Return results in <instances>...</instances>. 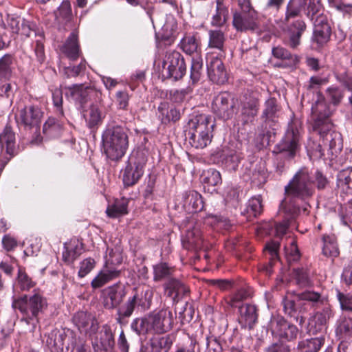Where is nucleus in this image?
<instances>
[{
	"label": "nucleus",
	"instance_id": "obj_43",
	"mask_svg": "<svg viewBox=\"0 0 352 352\" xmlns=\"http://www.w3.org/2000/svg\"><path fill=\"white\" fill-rule=\"evenodd\" d=\"M280 210L285 213V219L283 222H280L275 225V232L277 236H282L285 233L289 226L290 222L296 217L298 214H296L292 217L289 212H287L280 205Z\"/></svg>",
	"mask_w": 352,
	"mask_h": 352
},
{
	"label": "nucleus",
	"instance_id": "obj_55",
	"mask_svg": "<svg viewBox=\"0 0 352 352\" xmlns=\"http://www.w3.org/2000/svg\"><path fill=\"white\" fill-rule=\"evenodd\" d=\"M294 277L297 284L300 287H305L309 284V274L303 268L294 270Z\"/></svg>",
	"mask_w": 352,
	"mask_h": 352
},
{
	"label": "nucleus",
	"instance_id": "obj_8",
	"mask_svg": "<svg viewBox=\"0 0 352 352\" xmlns=\"http://www.w3.org/2000/svg\"><path fill=\"white\" fill-rule=\"evenodd\" d=\"M186 71L184 59L179 52L173 51L166 54L163 62L164 75L177 80L184 76Z\"/></svg>",
	"mask_w": 352,
	"mask_h": 352
},
{
	"label": "nucleus",
	"instance_id": "obj_4",
	"mask_svg": "<svg viewBox=\"0 0 352 352\" xmlns=\"http://www.w3.org/2000/svg\"><path fill=\"white\" fill-rule=\"evenodd\" d=\"M188 136L190 144L196 148H204L212 139L214 126L211 116L201 114L191 119L188 122Z\"/></svg>",
	"mask_w": 352,
	"mask_h": 352
},
{
	"label": "nucleus",
	"instance_id": "obj_20",
	"mask_svg": "<svg viewBox=\"0 0 352 352\" xmlns=\"http://www.w3.org/2000/svg\"><path fill=\"white\" fill-rule=\"evenodd\" d=\"M208 75L210 80L217 84L224 83L227 80V73L222 60L212 58L207 65Z\"/></svg>",
	"mask_w": 352,
	"mask_h": 352
},
{
	"label": "nucleus",
	"instance_id": "obj_22",
	"mask_svg": "<svg viewBox=\"0 0 352 352\" xmlns=\"http://www.w3.org/2000/svg\"><path fill=\"white\" fill-rule=\"evenodd\" d=\"M65 89H67L65 92L66 97L70 98L76 103L82 107L83 104L87 102L90 91L89 87L80 84L65 87Z\"/></svg>",
	"mask_w": 352,
	"mask_h": 352
},
{
	"label": "nucleus",
	"instance_id": "obj_52",
	"mask_svg": "<svg viewBox=\"0 0 352 352\" xmlns=\"http://www.w3.org/2000/svg\"><path fill=\"white\" fill-rule=\"evenodd\" d=\"M248 212L254 217L260 214L263 210L262 199L260 195L252 197L247 208Z\"/></svg>",
	"mask_w": 352,
	"mask_h": 352
},
{
	"label": "nucleus",
	"instance_id": "obj_60",
	"mask_svg": "<svg viewBox=\"0 0 352 352\" xmlns=\"http://www.w3.org/2000/svg\"><path fill=\"white\" fill-rule=\"evenodd\" d=\"M298 334V329L296 326L287 322V327H284L279 338L287 340L296 338Z\"/></svg>",
	"mask_w": 352,
	"mask_h": 352
},
{
	"label": "nucleus",
	"instance_id": "obj_45",
	"mask_svg": "<svg viewBox=\"0 0 352 352\" xmlns=\"http://www.w3.org/2000/svg\"><path fill=\"white\" fill-rule=\"evenodd\" d=\"M203 68V60L200 54H197L192 58L190 68V78L195 82L200 78Z\"/></svg>",
	"mask_w": 352,
	"mask_h": 352
},
{
	"label": "nucleus",
	"instance_id": "obj_50",
	"mask_svg": "<svg viewBox=\"0 0 352 352\" xmlns=\"http://www.w3.org/2000/svg\"><path fill=\"white\" fill-rule=\"evenodd\" d=\"M46 345L52 352H58L63 349V343L62 336L51 333L46 339Z\"/></svg>",
	"mask_w": 352,
	"mask_h": 352
},
{
	"label": "nucleus",
	"instance_id": "obj_63",
	"mask_svg": "<svg viewBox=\"0 0 352 352\" xmlns=\"http://www.w3.org/2000/svg\"><path fill=\"white\" fill-rule=\"evenodd\" d=\"M85 69V64L84 62H81L77 66H74V67L69 66V67H65V73L67 76V77L76 76Z\"/></svg>",
	"mask_w": 352,
	"mask_h": 352
},
{
	"label": "nucleus",
	"instance_id": "obj_15",
	"mask_svg": "<svg viewBox=\"0 0 352 352\" xmlns=\"http://www.w3.org/2000/svg\"><path fill=\"white\" fill-rule=\"evenodd\" d=\"M126 292L122 285L116 284L102 291L103 305L106 309L117 307L122 302Z\"/></svg>",
	"mask_w": 352,
	"mask_h": 352
},
{
	"label": "nucleus",
	"instance_id": "obj_42",
	"mask_svg": "<svg viewBox=\"0 0 352 352\" xmlns=\"http://www.w3.org/2000/svg\"><path fill=\"white\" fill-rule=\"evenodd\" d=\"M278 108L274 98L268 99L265 104V109L263 111V118L265 122H275L277 118Z\"/></svg>",
	"mask_w": 352,
	"mask_h": 352
},
{
	"label": "nucleus",
	"instance_id": "obj_62",
	"mask_svg": "<svg viewBox=\"0 0 352 352\" xmlns=\"http://www.w3.org/2000/svg\"><path fill=\"white\" fill-rule=\"evenodd\" d=\"M298 298L310 302H318L320 300V294L318 292L305 291L298 294Z\"/></svg>",
	"mask_w": 352,
	"mask_h": 352
},
{
	"label": "nucleus",
	"instance_id": "obj_33",
	"mask_svg": "<svg viewBox=\"0 0 352 352\" xmlns=\"http://www.w3.org/2000/svg\"><path fill=\"white\" fill-rule=\"evenodd\" d=\"M166 289L169 291V296H173L174 301H178L180 298L187 294L189 292L188 289L184 285V283L177 279H170L167 285Z\"/></svg>",
	"mask_w": 352,
	"mask_h": 352
},
{
	"label": "nucleus",
	"instance_id": "obj_2",
	"mask_svg": "<svg viewBox=\"0 0 352 352\" xmlns=\"http://www.w3.org/2000/svg\"><path fill=\"white\" fill-rule=\"evenodd\" d=\"M173 322L172 311L168 309H162L144 318L135 319L131 324V327L138 334L162 333L170 330Z\"/></svg>",
	"mask_w": 352,
	"mask_h": 352
},
{
	"label": "nucleus",
	"instance_id": "obj_31",
	"mask_svg": "<svg viewBox=\"0 0 352 352\" xmlns=\"http://www.w3.org/2000/svg\"><path fill=\"white\" fill-rule=\"evenodd\" d=\"M306 25L302 20H297L290 28V36L289 40V45L292 48H296L300 43V37L302 33L305 31Z\"/></svg>",
	"mask_w": 352,
	"mask_h": 352
},
{
	"label": "nucleus",
	"instance_id": "obj_25",
	"mask_svg": "<svg viewBox=\"0 0 352 352\" xmlns=\"http://www.w3.org/2000/svg\"><path fill=\"white\" fill-rule=\"evenodd\" d=\"M56 22L59 25L65 26L69 24L72 19V10L69 0H63L60 6L54 12Z\"/></svg>",
	"mask_w": 352,
	"mask_h": 352
},
{
	"label": "nucleus",
	"instance_id": "obj_13",
	"mask_svg": "<svg viewBox=\"0 0 352 352\" xmlns=\"http://www.w3.org/2000/svg\"><path fill=\"white\" fill-rule=\"evenodd\" d=\"M42 113L34 105H28L21 109L16 116L19 124L28 129L37 128L41 122Z\"/></svg>",
	"mask_w": 352,
	"mask_h": 352
},
{
	"label": "nucleus",
	"instance_id": "obj_57",
	"mask_svg": "<svg viewBox=\"0 0 352 352\" xmlns=\"http://www.w3.org/2000/svg\"><path fill=\"white\" fill-rule=\"evenodd\" d=\"M96 262L94 258H87L80 263L78 276L80 278L87 275L95 267Z\"/></svg>",
	"mask_w": 352,
	"mask_h": 352
},
{
	"label": "nucleus",
	"instance_id": "obj_48",
	"mask_svg": "<svg viewBox=\"0 0 352 352\" xmlns=\"http://www.w3.org/2000/svg\"><path fill=\"white\" fill-rule=\"evenodd\" d=\"M174 270L165 263H161L154 266V279L160 280L170 276Z\"/></svg>",
	"mask_w": 352,
	"mask_h": 352
},
{
	"label": "nucleus",
	"instance_id": "obj_39",
	"mask_svg": "<svg viewBox=\"0 0 352 352\" xmlns=\"http://www.w3.org/2000/svg\"><path fill=\"white\" fill-rule=\"evenodd\" d=\"M201 181L205 188L210 190V187H214L221 182L220 173L212 168L205 170L201 175Z\"/></svg>",
	"mask_w": 352,
	"mask_h": 352
},
{
	"label": "nucleus",
	"instance_id": "obj_1",
	"mask_svg": "<svg viewBox=\"0 0 352 352\" xmlns=\"http://www.w3.org/2000/svg\"><path fill=\"white\" fill-rule=\"evenodd\" d=\"M314 192V189L308 169L300 168L285 187V197L281 202V206L293 217L299 212V208L292 199H298L305 201L313 195Z\"/></svg>",
	"mask_w": 352,
	"mask_h": 352
},
{
	"label": "nucleus",
	"instance_id": "obj_14",
	"mask_svg": "<svg viewBox=\"0 0 352 352\" xmlns=\"http://www.w3.org/2000/svg\"><path fill=\"white\" fill-rule=\"evenodd\" d=\"M322 138L323 146L327 148L329 155H337L342 149V140L341 135L332 131V129L327 131L325 129H320L318 131Z\"/></svg>",
	"mask_w": 352,
	"mask_h": 352
},
{
	"label": "nucleus",
	"instance_id": "obj_64",
	"mask_svg": "<svg viewBox=\"0 0 352 352\" xmlns=\"http://www.w3.org/2000/svg\"><path fill=\"white\" fill-rule=\"evenodd\" d=\"M328 96L334 104H338L342 98L341 91L336 87H331L327 89Z\"/></svg>",
	"mask_w": 352,
	"mask_h": 352
},
{
	"label": "nucleus",
	"instance_id": "obj_6",
	"mask_svg": "<svg viewBox=\"0 0 352 352\" xmlns=\"http://www.w3.org/2000/svg\"><path fill=\"white\" fill-rule=\"evenodd\" d=\"M146 162L145 151H136L132 153L123 175V182L125 186H133L138 182L143 175Z\"/></svg>",
	"mask_w": 352,
	"mask_h": 352
},
{
	"label": "nucleus",
	"instance_id": "obj_44",
	"mask_svg": "<svg viewBox=\"0 0 352 352\" xmlns=\"http://www.w3.org/2000/svg\"><path fill=\"white\" fill-rule=\"evenodd\" d=\"M35 283L28 276V274L22 270L18 271V276L16 282V289L21 291H28L34 286Z\"/></svg>",
	"mask_w": 352,
	"mask_h": 352
},
{
	"label": "nucleus",
	"instance_id": "obj_19",
	"mask_svg": "<svg viewBox=\"0 0 352 352\" xmlns=\"http://www.w3.org/2000/svg\"><path fill=\"white\" fill-rule=\"evenodd\" d=\"M258 98L255 94L244 96L241 100V116L244 123L252 122L258 111Z\"/></svg>",
	"mask_w": 352,
	"mask_h": 352
},
{
	"label": "nucleus",
	"instance_id": "obj_40",
	"mask_svg": "<svg viewBox=\"0 0 352 352\" xmlns=\"http://www.w3.org/2000/svg\"><path fill=\"white\" fill-rule=\"evenodd\" d=\"M13 58L10 54H5L0 58V80L9 79L12 73Z\"/></svg>",
	"mask_w": 352,
	"mask_h": 352
},
{
	"label": "nucleus",
	"instance_id": "obj_59",
	"mask_svg": "<svg viewBox=\"0 0 352 352\" xmlns=\"http://www.w3.org/2000/svg\"><path fill=\"white\" fill-rule=\"evenodd\" d=\"M272 54L275 58L278 59L291 60L293 62L296 60V57H294L287 50L279 46L272 49Z\"/></svg>",
	"mask_w": 352,
	"mask_h": 352
},
{
	"label": "nucleus",
	"instance_id": "obj_58",
	"mask_svg": "<svg viewBox=\"0 0 352 352\" xmlns=\"http://www.w3.org/2000/svg\"><path fill=\"white\" fill-rule=\"evenodd\" d=\"M337 298L342 310L352 312V297L349 294H345L340 291H337Z\"/></svg>",
	"mask_w": 352,
	"mask_h": 352
},
{
	"label": "nucleus",
	"instance_id": "obj_28",
	"mask_svg": "<svg viewBox=\"0 0 352 352\" xmlns=\"http://www.w3.org/2000/svg\"><path fill=\"white\" fill-rule=\"evenodd\" d=\"M239 321L245 327L252 328L257 320L256 309L254 305L246 304L239 308Z\"/></svg>",
	"mask_w": 352,
	"mask_h": 352
},
{
	"label": "nucleus",
	"instance_id": "obj_38",
	"mask_svg": "<svg viewBox=\"0 0 352 352\" xmlns=\"http://www.w3.org/2000/svg\"><path fill=\"white\" fill-rule=\"evenodd\" d=\"M182 50L188 54H200L199 43L193 35L185 36L180 43Z\"/></svg>",
	"mask_w": 352,
	"mask_h": 352
},
{
	"label": "nucleus",
	"instance_id": "obj_10",
	"mask_svg": "<svg viewBox=\"0 0 352 352\" xmlns=\"http://www.w3.org/2000/svg\"><path fill=\"white\" fill-rule=\"evenodd\" d=\"M331 113L332 111L327 106L324 98L318 96L311 107V114L314 120V128L316 131H318L322 128H326L327 131L332 129L333 124L329 120Z\"/></svg>",
	"mask_w": 352,
	"mask_h": 352
},
{
	"label": "nucleus",
	"instance_id": "obj_56",
	"mask_svg": "<svg viewBox=\"0 0 352 352\" xmlns=\"http://www.w3.org/2000/svg\"><path fill=\"white\" fill-rule=\"evenodd\" d=\"M285 256L289 263L297 261L300 258V252L294 240L291 241L289 247L285 248Z\"/></svg>",
	"mask_w": 352,
	"mask_h": 352
},
{
	"label": "nucleus",
	"instance_id": "obj_23",
	"mask_svg": "<svg viewBox=\"0 0 352 352\" xmlns=\"http://www.w3.org/2000/svg\"><path fill=\"white\" fill-rule=\"evenodd\" d=\"M120 275V271L114 267L104 266L92 280L91 285L94 289L102 287L109 281L116 278Z\"/></svg>",
	"mask_w": 352,
	"mask_h": 352
},
{
	"label": "nucleus",
	"instance_id": "obj_17",
	"mask_svg": "<svg viewBox=\"0 0 352 352\" xmlns=\"http://www.w3.org/2000/svg\"><path fill=\"white\" fill-rule=\"evenodd\" d=\"M74 322L81 332L92 336L98 329V323L94 317L87 312L79 311L73 318Z\"/></svg>",
	"mask_w": 352,
	"mask_h": 352
},
{
	"label": "nucleus",
	"instance_id": "obj_21",
	"mask_svg": "<svg viewBox=\"0 0 352 352\" xmlns=\"http://www.w3.org/2000/svg\"><path fill=\"white\" fill-rule=\"evenodd\" d=\"M182 204L184 209L190 213L197 212L204 208L202 197L195 190L188 191L183 194Z\"/></svg>",
	"mask_w": 352,
	"mask_h": 352
},
{
	"label": "nucleus",
	"instance_id": "obj_36",
	"mask_svg": "<svg viewBox=\"0 0 352 352\" xmlns=\"http://www.w3.org/2000/svg\"><path fill=\"white\" fill-rule=\"evenodd\" d=\"M337 186L344 192L352 189V167L340 171L337 176Z\"/></svg>",
	"mask_w": 352,
	"mask_h": 352
},
{
	"label": "nucleus",
	"instance_id": "obj_26",
	"mask_svg": "<svg viewBox=\"0 0 352 352\" xmlns=\"http://www.w3.org/2000/svg\"><path fill=\"white\" fill-rule=\"evenodd\" d=\"M173 344L170 336L153 338L144 352H168Z\"/></svg>",
	"mask_w": 352,
	"mask_h": 352
},
{
	"label": "nucleus",
	"instance_id": "obj_49",
	"mask_svg": "<svg viewBox=\"0 0 352 352\" xmlns=\"http://www.w3.org/2000/svg\"><path fill=\"white\" fill-rule=\"evenodd\" d=\"M304 12L308 17H313L322 10L320 0H304Z\"/></svg>",
	"mask_w": 352,
	"mask_h": 352
},
{
	"label": "nucleus",
	"instance_id": "obj_12",
	"mask_svg": "<svg viewBox=\"0 0 352 352\" xmlns=\"http://www.w3.org/2000/svg\"><path fill=\"white\" fill-rule=\"evenodd\" d=\"M151 292L148 290L145 292L144 298H140L138 294L129 297L126 302L118 308V315L122 318H128L131 316L136 307H141L143 310L148 309L151 305Z\"/></svg>",
	"mask_w": 352,
	"mask_h": 352
},
{
	"label": "nucleus",
	"instance_id": "obj_7",
	"mask_svg": "<svg viewBox=\"0 0 352 352\" xmlns=\"http://www.w3.org/2000/svg\"><path fill=\"white\" fill-rule=\"evenodd\" d=\"M232 24L238 31H254L259 26L258 14L248 2H245L241 6V12L234 14Z\"/></svg>",
	"mask_w": 352,
	"mask_h": 352
},
{
	"label": "nucleus",
	"instance_id": "obj_34",
	"mask_svg": "<svg viewBox=\"0 0 352 352\" xmlns=\"http://www.w3.org/2000/svg\"><path fill=\"white\" fill-rule=\"evenodd\" d=\"M304 0H289L286 6L285 16L283 23L289 22L290 19L298 16L304 11Z\"/></svg>",
	"mask_w": 352,
	"mask_h": 352
},
{
	"label": "nucleus",
	"instance_id": "obj_32",
	"mask_svg": "<svg viewBox=\"0 0 352 352\" xmlns=\"http://www.w3.org/2000/svg\"><path fill=\"white\" fill-rule=\"evenodd\" d=\"M0 144L2 148L6 146V152L12 154L15 146V134L10 126L6 125L0 134Z\"/></svg>",
	"mask_w": 352,
	"mask_h": 352
},
{
	"label": "nucleus",
	"instance_id": "obj_27",
	"mask_svg": "<svg viewBox=\"0 0 352 352\" xmlns=\"http://www.w3.org/2000/svg\"><path fill=\"white\" fill-rule=\"evenodd\" d=\"M159 117L163 123L175 122L180 119V112L170 107L166 102H161L158 107Z\"/></svg>",
	"mask_w": 352,
	"mask_h": 352
},
{
	"label": "nucleus",
	"instance_id": "obj_11",
	"mask_svg": "<svg viewBox=\"0 0 352 352\" xmlns=\"http://www.w3.org/2000/svg\"><path fill=\"white\" fill-rule=\"evenodd\" d=\"M186 234L182 237V242L184 248L190 250H198L203 247V239L201 237L199 226L196 223L193 217L187 220Z\"/></svg>",
	"mask_w": 352,
	"mask_h": 352
},
{
	"label": "nucleus",
	"instance_id": "obj_41",
	"mask_svg": "<svg viewBox=\"0 0 352 352\" xmlns=\"http://www.w3.org/2000/svg\"><path fill=\"white\" fill-rule=\"evenodd\" d=\"M208 47L223 50L226 41L225 34L221 30H209Z\"/></svg>",
	"mask_w": 352,
	"mask_h": 352
},
{
	"label": "nucleus",
	"instance_id": "obj_37",
	"mask_svg": "<svg viewBox=\"0 0 352 352\" xmlns=\"http://www.w3.org/2000/svg\"><path fill=\"white\" fill-rule=\"evenodd\" d=\"M228 10L223 3H217L215 12L212 14L210 23L214 27H222L227 21Z\"/></svg>",
	"mask_w": 352,
	"mask_h": 352
},
{
	"label": "nucleus",
	"instance_id": "obj_51",
	"mask_svg": "<svg viewBox=\"0 0 352 352\" xmlns=\"http://www.w3.org/2000/svg\"><path fill=\"white\" fill-rule=\"evenodd\" d=\"M100 344L106 351L111 349L114 344L113 335L109 327H104L100 337Z\"/></svg>",
	"mask_w": 352,
	"mask_h": 352
},
{
	"label": "nucleus",
	"instance_id": "obj_61",
	"mask_svg": "<svg viewBox=\"0 0 352 352\" xmlns=\"http://www.w3.org/2000/svg\"><path fill=\"white\" fill-rule=\"evenodd\" d=\"M129 96L126 91H118L116 93V101L118 108L126 109L129 104Z\"/></svg>",
	"mask_w": 352,
	"mask_h": 352
},
{
	"label": "nucleus",
	"instance_id": "obj_24",
	"mask_svg": "<svg viewBox=\"0 0 352 352\" xmlns=\"http://www.w3.org/2000/svg\"><path fill=\"white\" fill-rule=\"evenodd\" d=\"M83 117L87 126L92 129L102 124L104 116L96 104H91L84 111Z\"/></svg>",
	"mask_w": 352,
	"mask_h": 352
},
{
	"label": "nucleus",
	"instance_id": "obj_9",
	"mask_svg": "<svg viewBox=\"0 0 352 352\" xmlns=\"http://www.w3.org/2000/svg\"><path fill=\"white\" fill-rule=\"evenodd\" d=\"M237 104V100L230 94L223 92L214 98L212 109L217 116L223 120H228L236 113Z\"/></svg>",
	"mask_w": 352,
	"mask_h": 352
},
{
	"label": "nucleus",
	"instance_id": "obj_46",
	"mask_svg": "<svg viewBox=\"0 0 352 352\" xmlns=\"http://www.w3.org/2000/svg\"><path fill=\"white\" fill-rule=\"evenodd\" d=\"M333 316V313L329 306L325 307L321 311H318L314 316V321L319 328L325 327L331 318Z\"/></svg>",
	"mask_w": 352,
	"mask_h": 352
},
{
	"label": "nucleus",
	"instance_id": "obj_5",
	"mask_svg": "<svg viewBox=\"0 0 352 352\" xmlns=\"http://www.w3.org/2000/svg\"><path fill=\"white\" fill-rule=\"evenodd\" d=\"M14 309H18L23 314V320L33 328L38 323V314L42 313L47 306V300L38 293L32 296L24 295L14 298L12 304Z\"/></svg>",
	"mask_w": 352,
	"mask_h": 352
},
{
	"label": "nucleus",
	"instance_id": "obj_18",
	"mask_svg": "<svg viewBox=\"0 0 352 352\" xmlns=\"http://www.w3.org/2000/svg\"><path fill=\"white\" fill-rule=\"evenodd\" d=\"M331 28L327 23V19L323 16H317L314 21V31L312 41L318 47L326 44L330 38Z\"/></svg>",
	"mask_w": 352,
	"mask_h": 352
},
{
	"label": "nucleus",
	"instance_id": "obj_30",
	"mask_svg": "<svg viewBox=\"0 0 352 352\" xmlns=\"http://www.w3.org/2000/svg\"><path fill=\"white\" fill-rule=\"evenodd\" d=\"M61 51L69 59L75 60L79 56V47L78 37L75 32H72L63 45Z\"/></svg>",
	"mask_w": 352,
	"mask_h": 352
},
{
	"label": "nucleus",
	"instance_id": "obj_53",
	"mask_svg": "<svg viewBox=\"0 0 352 352\" xmlns=\"http://www.w3.org/2000/svg\"><path fill=\"white\" fill-rule=\"evenodd\" d=\"M287 327V321L281 317H274L270 322L272 333L280 337L284 327Z\"/></svg>",
	"mask_w": 352,
	"mask_h": 352
},
{
	"label": "nucleus",
	"instance_id": "obj_3",
	"mask_svg": "<svg viewBox=\"0 0 352 352\" xmlns=\"http://www.w3.org/2000/svg\"><path fill=\"white\" fill-rule=\"evenodd\" d=\"M102 139L104 152L109 159L118 161L125 155L129 147V138L123 127L109 126L103 132Z\"/></svg>",
	"mask_w": 352,
	"mask_h": 352
},
{
	"label": "nucleus",
	"instance_id": "obj_47",
	"mask_svg": "<svg viewBox=\"0 0 352 352\" xmlns=\"http://www.w3.org/2000/svg\"><path fill=\"white\" fill-rule=\"evenodd\" d=\"M323 344V340L319 338H311L299 343V347L304 352H318Z\"/></svg>",
	"mask_w": 352,
	"mask_h": 352
},
{
	"label": "nucleus",
	"instance_id": "obj_16",
	"mask_svg": "<svg viewBox=\"0 0 352 352\" xmlns=\"http://www.w3.org/2000/svg\"><path fill=\"white\" fill-rule=\"evenodd\" d=\"M299 138L298 130L291 126L287 131L284 138L278 145L280 152L285 153L289 157H293L299 148Z\"/></svg>",
	"mask_w": 352,
	"mask_h": 352
},
{
	"label": "nucleus",
	"instance_id": "obj_54",
	"mask_svg": "<svg viewBox=\"0 0 352 352\" xmlns=\"http://www.w3.org/2000/svg\"><path fill=\"white\" fill-rule=\"evenodd\" d=\"M352 331V318L345 316L340 317L338 322L337 333L348 334Z\"/></svg>",
	"mask_w": 352,
	"mask_h": 352
},
{
	"label": "nucleus",
	"instance_id": "obj_29",
	"mask_svg": "<svg viewBox=\"0 0 352 352\" xmlns=\"http://www.w3.org/2000/svg\"><path fill=\"white\" fill-rule=\"evenodd\" d=\"M322 254L327 258H335L339 255V248L334 236L324 235L322 237Z\"/></svg>",
	"mask_w": 352,
	"mask_h": 352
},
{
	"label": "nucleus",
	"instance_id": "obj_35",
	"mask_svg": "<svg viewBox=\"0 0 352 352\" xmlns=\"http://www.w3.org/2000/svg\"><path fill=\"white\" fill-rule=\"evenodd\" d=\"M129 199L122 198L116 200L113 204L109 206L106 212L109 217L116 218L128 213Z\"/></svg>",
	"mask_w": 352,
	"mask_h": 352
}]
</instances>
